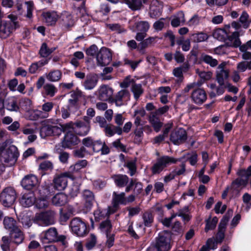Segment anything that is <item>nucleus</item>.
<instances>
[{
  "label": "nucleus",
  "mask_w": 251,
  "mask_h": 251,
  "mask_svg": "<svg viewBox=\"0 0 251 251\" xmlns=\"http://www.w3.org/2000/svg\"><path fill=\"white\" fill-rule=\"evenodd\" d=\"M67 178L74 179V176L67 172L55 175L53 179L54 188L58 191L64 190L67 186Z\"/></svg>",
  "instance_id": "5"
},
{
  "label": "nucleus",
  "mask_w": 251,
  "mask_h": 251,
  "mask_svg": "<svg viewBox=\"0 0 251 251\" xmlns=\"http://www.w3.org/2000/svg\"><path fill=\"white\" fill-rule=\"evenodd\" d=\"M169 234L167 232L160 233L156 238L154 244H153L159 251H169L171 248Z\"/></svg>",
  "instance_id": "7"
},
{
  "label": "nucleus",
  "mask_w": 251,
  "mask_h": 251,
  "mask_svg": "<svg viewBox=\"0 0 251 251\" xmlns=\"http://www.w3.org/2000/svg\"><path fill=\"white\" fill-rule=\"evenodd\" d=\"M53 169V164L50 161H44L39 165V169L43 171H51Z\"/></svg>",
  "instance_id": "54"
},
{
  "label": "nucleus",
  "mask_w": 251,
  "mask_h": 251,
  "mask_svg": "<svg viewBox=\"0 0 251 251\" xmlns=\"http://www.w3.org/2000/svg\"><path fill=\"white\" fill-rule=\"evenodd\" d=\"M143 224L145 226L149 227L153 222V217L150 212H145L142 216Z\"/></svg>",
  "instance_id": "45"
},
{
  "label": "nucleus",
  "mask_w": 251,
  "mask_h": 251,
  "mask_svg": "<svg viewBox=\"0 0 251 251\" xmlns=\"http://www.w3.org/2000/svg\"><path fill=\"white\" fill-rule=\"evenodd\" d=\"M100 228L101 231L105 233V234L111 233L112 226L110 221L108 219H106L102 221L100 224Z\"/></svg>",
  "instance_id": "41"
},
{
  "label": "nucleus",
  "mask_w": 251,
  "mask_h": 251,
  "mask_svg": "<svg viewBox=\"0 0 251 251\" xmlns=\"http://www.w3.org/2000/svg\"><path fill=\"white\" fill-rule=\"evenodd\" d=\"M218 221V219L216 217H214L212 220H211V217H210L205 221L206 226L204 229L205 231L207 232L209 230L214 229L216 226Z\"/></svg>",
  "instance_id": "44"
},
{
  "label": "nucleus",
  "mask_w": 251,
  "mask_h": 251,
  "mask_svg": "<svg viewBox=\"0 0 251 251\" xmlns=\"http://www.w3.org/2000/svg\"><path fill=\"white\" fill-rule=\"evenodd\" d=\"M3 223L5 228L9 230L10 232L19 227L17 226L16 221L11 217H5L4 218Z\"/></svg>",
  "instance_id": "32"
},
{
  "label": "nucleus",
  "mask_w": 251,
  "mask_h": 251,
  "mask_svg": "<svg viewBox=\"0 0 251 251\" xmlns=\"http://www.w3.org/2000/svg\"><path fill=\"white\" fill-rule=\"evenodd\" d=\"M113 90L107 85H103L99 89V97L101 100H112Z\"/></svg>",
  "instance_id": "18"
},
{
  "label": "nucleus",
  "mask_w": 251,
  "mask_h": 251,
  "mask_svg": "<svg viewBox=\"0 0 251 251\" xmlns=\"http://www.w3.org/2000/svg\"><path fill=\"white\" fill-rule=\"evenodd\" d=\"M15 30L11 25L8 22L3 21L0 22V36L2 38H6Z\"/></svg>",
  "instance_id": "20"
},
{
  "label": "nucleus",
  "mask_w": 251,
  "mask_h": 251,
  "mask_svg": "<svg viewBox=\"0 0 251 251\" xmlns=\"http://www.w3.org/2000/svg\"><path fill=\"white\" fill-rule=\"evenodd\" d=\"M187 138L186 131L182 128L173 131L170 134V140L175 145H178L183 144Z\"/></svg>",
  "instance_id": "9"
},
{
  "label": "nucleus",
  "mask_w": 251,
  "mask_h": 251,
  "mask_svg": "<svg viewBox=\"0 0 251 251\" xmlns=\"http://www.w3.org/2000/svg\"><path fill=\"white\" fill-rule=\"evenodd\" d=\"M62 77V73L60 70H54L50 71L46 75L47 79L51 82L59 81Z\"/></svg>",
  "instance_id": "34"
},
{
  "label": "nucleus",
  "mask_w": 251,
  "mask_h": 251,
  "mask_svg": "<svg viewBox=\"0 0 251 251\" xmlns=\"http://www.w3.org/2000/svg\"><path fill=\"white\" fill-rule=\"evenodd\" d=\"M68 201V197L63 193L56 194L52 198V203L56 206H62L65 205Z\"/></svg>",
  "instance_id": "28"
},
{
  "label": "nucleus",
  "mask_w": 251,
  "mask_h": 251,
  "mask_svg": "<svg viewBox=\"0 0 251 251\" xmlns=\"http://www.w3.org/2000/svg\"><path fill=\"white\" fill-rule=\"evenodd\" d=\"M8 18L11 20V22L8 23H10L12 27H13L15 29L20 26L18 22L17 21V17L16 16L13 14H10L8 16Z\"/></svg>",
  "instance_id": "64"
},
{
  "label": "nucleus",
  "mask_w": 251,
  "mask_h": 251,
  "mask_svg": "<svg viewBox=\"0 0 251 251\" xmlns=\"http://www.w3.org/2000/svg\"><path fill=\"white\" fill-rule=\"evenodd\" d=\"M83 97L82 92L79 90L73 91L71 95V98L69 100V104L72 106L77 104L79 100Z\"/></svg>",
  "instance_id": "36"
},
{
  "label": "nucleus",
  "mask_w": 251,
  "mask_h": 251,
  "mask_svg": "<svg viewBox=\"0 0 251 251\" xmlns=\"http://www.w3.org/2000/svg\"><path fill=\"white\" fill-rule=\"evenodd\" d=\"M156 37H150L141 42L139 46L140 48V50H142L151 45L153 42H154Z\"/></svg>",
  "instance_id": "56"
},
{
  "label": "nucleus",
  "mask_w": 251,
  "mask_h": 251,
  "mask_svg": "<svg viewBox=\"0 0 251 251\" xmlns=\"http://www.w3.org/2000/svg\"><path fill=\"white\" fill-rule=\"evenodd\" d=\"M164 37L168 38L171 42V46H174L175 44V35L171 30H168L165 34Z\"/></svg>",
  "instance_id": "63"
},
{
  "label": "nucleus",
  "mask_w": 251,
  "mask_h": 251,
  "mask_svg": "<svg viewBox=\"0 0 251 251\" xmlns=\"http://www.w3.org/2000/svg\"><path fill=\"white\" fill-rule=\"evenodd\" d=\"M82 197L85 201V206L88 208H90L95 201L94 193L89 190L85 189L83 191Z\"/></svg>",
  "instance_id": "29"
},
{
  "label": "nucleus",
  "mask_w": 251,
  "mask_h": 251,
  "mask_svg": "<svg viewBox=\"0 0 251 251\" xmlns=\"http://www.w3.org/2000/svg\"><path fill=\"white\" fill-rule=\"evenodd\" d=\"M94 141L91 137H87L82 140V143L85 147L92 149Z\"/></svg>",
  "instance_id": "62"
},
{
  "label": "nucleus",
  "mask_w": 251,
  "mask_h": 251,
  "mask_svg": "<svg viewBox=\"0 0 251 251\" xmlns=\"http://www.w3.org/2000/svg\"><path fill=\"white\" fill-rule=\"evenodd\" d=\"M226 35H227V33L225 30L221 28L215 30L213 33V37L220 41L224 40Z\"/></svg>",
  "instance_id": "51"
},
{
  "label": "nucleus",
  "mask_w": 251,
  "mask_h": 251,
  "mask_svg": "<svg viewBox=\"0 0 251 251\" xmlns=\"http://www.w3.org/2000/svg\"><path fill=\"white\" fill-rule=\"evenodd\" d=\"M10 238L12 243L16 245H19L22 243L25 239L24 234L19 227L10 232Z\"/></svg>",
  "instance_id": "21"
},
{
  "label": "nucleus",
  "mask_w": 251,
  "mask_h": 251,
  "mask_svg": "<svg viewBox=\"0 0 251 251\" xmlns=\"http://www.w3.org/2000/svg\"><path fill=\"white\" fill-rule=\"evenodd\" d=\"M112 212H115L118 208L119 204H126L125 193L122 192L120 194H117L114 192L112 196Z\"/></svg>",
  "instance_id": "15"
},
{
  "label": "nucleus",
  "mask_w": 251,
  "mask_h": 251,
  "mask_svg": "<svg viewBox=\"0 0 251 251\" xmlns=\"http://www.w3.org/2000/svg\"><path fill=\"white\" fill-rule=\"evenodd\" d=\"M72 231L78 236H83L87 233L86 226L79 218L73 219L70 223Z\"/></svg>",
  "instance_id": "8"
},
{
  "label": "nucleus",
  "mask_w": 251,
  "mask_h": 251,
  "mask_svg": "<svg viewBox=\"0 0 251 251\" xmlns=\"http://www.w3.org/2000/svg\"><path fill=\"white\" fill-rule=\"evenodd\" d=\"M91 128L90 125L83 123L79 121L75 123L74 131L78 135L85 136L89 132Z\"/></svg>",
  "instance_id": "16"
},
{
  "label": "nucleus",
  "mask_w": 251,
  "mask_h": 251,
  "mask_svg": "<svg viewBox=\"0 0 251 251\" xmlns=\"http://www.w3.org/2000/svg\"><path fill=\"white\" fill-rule=\"evenodd\" d=\"M51 126L45 125L40 129V135L42 138H45L48 136H51Z\"/></svg>",
  "instance_id": "55"
},
{
  "label": "nucleus",
  "mask_w": 251,
  "mask_h": 251,
  "mask_svg": "<svg viewBox=\"0 0 251 251\" xmlns=\"http://www.w3.org/2000/svg\"><path fill=\"white\" fill-rule=\"evenodd\" d=\"M125 166L127 167L129 170V174L130 176H133L136 172V167L135 162L134 161L128 162Z\"/></svg>",
  "instance_id": "59"
},
{
  "label": "nucleus",
  "mask_w": 251,
  "mask_h": 251,
  "mask_svg": "<svg viewBox=\"0 0 251 251\" xmlns=\"http://www.w3.org/2000/svg\"><path fill=\"white\" fill-rule=\"evenodd\" d=\"M176 176L184 175L186 172V167L185 163H182L179 167H176L173 171Z\"/></svg>",
  "instance_id": "58"
},
{
  "label": "nucleus",
  "mask_w": 251,
  "mask_h": 251,
  "mask_svg": "<svg viewBox=\"0 0 251 251\" xmlns=\"http://www.w3.org/2000/svg\"><path fill=\"white\" fill-rule=\"evenodd\" d=\"M87 164V160H79L75 164L71 165L69 167V171L67 172L70 173L71 175H73L74 174L78 173L82 169L85 168Z\"/></svg>",
  "instance_id": "26"
},
{
  "label": "nucleus",
  "mask_w": 251,
  "mask_h": 251,
  "mask_svg": "<svg viewBox=\"0 0 251 251\" xmlns=\"http://www.w3.org/2000/svg\"><path fill=\"white\" fill-rule=\"evenodd\" d=\"M98 78L96 75L90 74L86 76L83 86L86 90H90L94 89L97 85Z\"/></svg>",
  "instance_id": "23"
},
{
  "label": "nucleus",
  "mask_w": 251,
  "mask_h": 251,
  "mask_svg": "<svg viewBox=\"0 0 251 251\" xmlns=\"http://www.w3.org/2000/svg\"><path fill=\"white\" fill-rule=\"evenodd\" d=\"M249 18L248 13L246 11H243L239 18L240 22L243 25L244 28H247L250 25L251 20H249Z\"/></svg>",
  "instance_id": "49"
},
{
  "label": "nucleus",
  "mask_w": 251,
  "mask_h": 251,
  "mask_svg": "<svg viewBox=\"0 0 251 251\" xmlns=\"http://www.w3.org/2000/svg\"><path fill=\"white\" fill-rule=\"evenodd\" d=\"M43 88L45 91V93L47 96L52 97L57 91V89L53 84L50 83L46 84Z\"/></svg>",
  "instance_id": "43"
},
{
  "label": "nucleus",
  "mask_w": 251,
  "mask_h": 251,
  "mask_svg": "<svg viewBox=\"0 0 251 251\" xmlns=\"http://www.w3.org/2000/svg\"><path fill=\"white\" fill-rule=\"evenodd\" d=\"M201 59L203 62L209 65L211 67H215L218 64V61L217 59L207 54H202Z\"/></svg>",
  "instance_id": "39"
},
{
  "label": "nucleus",
  "mask_w": 251,
  "mask_h": 251,
  "mask_svg": "<svg viewBox=\"0 0 251 251\" xmlns=\"http://www.w3.org/2000/svg\"><path fill=\"white\" fill-rule=\"evenodd\" d=\"M237 175L243 179H247V182H248L249 177L251 176V166H250L247 170H239L237 172Z\"/></svg>",
  "instance_id": "47"
},
{
  "label": "nucleus",
  "mask_w": 251,
  "mask_h": 251,
  "mask_svg": "<svg viewBox=\"0 0 251 251\" xmlns=\"http://www.w3.org/2000/svg\"><path fill=\"white\" fill-rule=\"evenodd\" d=\"M16 199V192L10 187L5 188L0 194V202L5 207H8L12 205Z\"/></svg>",
  "instance_id": "4"
},
{
  "label": "nucleus",
  "mask_w": 251,
  "mask_h": 251,
  "mask_svg": "<svg viewBox=\"0 0 251 251\" xmlns=\"http://www.w3.org/2000/svg\"><path fill=\"white\" fill-rule=\"evenodd\" d=\"M190 98L194 103L201 105L206 100L207 95L204 89L196 87L193 90Z\"/></svg>",
  "instance_id": "11"
},
{
  "label": "nucleus",
  "mask_w": 251,
  "mask_h": 251,
  "mask_svg": "<svg viewBox=\"0 0 251 251\" xmlns=\"http://www.w3.org/2000/svg\"><path fill=\"white\" fill-rule=\"evenodd\" d=\"M59 19L60 25L65 28L68 29L74 25L75 20L71 14L68 12H63Z\"/></svg>",
  "instance_id": "13"
},
{
  "label": "nucleus",
  "mask_w": 251,
  "mask_h": 251,
  "mask_svg": "<svg viewBox=\"0 0 251 251\" xmlns=\"http://www.w3.org/2000/svg\"><path fill=\"white\" fill-rule=\"evenodd\" d=\"M134 134L135 135L134 142L137 144H140L142 141L144 135L143 127H136Z\"/></svg>",
  "instance_id": "48"
},
{
  "label": "nucleus",
  "mask_w": 251,
  "mask_h": 251,
  "mask_svg": "<svg viewBox=\"0 0 251 251\" xmlns=\"http://www.w3.org/2000/svg\"><path fill=\"white\" fill-rule=\"evenodd\" d=\"M122 2L126 3L133 11L139 10L143 6L141 0H122Z\"/></svg>",
  "instance_id": "33"
},
{
  "label": "nucleus",
  "mask_w": 251,
  "mask_h": 251,
  "mask_svg": "<svg viewBox=\"0 0 251 251\" xmlns=\"http://www.w3.org/2000/svg\"><path fill=\"white\" fill-rule=\"evenodd\" d=\"M57 231L55 227H50L42 233V239L45 243L56 242L57 240Z\"/></svg>",
  "instance_id": "14"
},
{
  "label": "nucleus",
  "mask_w": 251,
  "mask_h": 251,
  "mask_svg": "<svg viewBox=\"0 0 251 251\" xmlns=\"http://www.w3.org/2000/svg\"><path fill=\"white\" fill-rule=\"evenodd\" d=\"M5 108L8 111L17 112L19 109L16 100L10 97L5 100Z\"/></svg>",
  "instance_id": "30"
},
{
  "label": "nucleus",
  "mask_w": 251,
  "mask_h": 251,
  "mask_svg": "<svg viewBox=\"0 0 251 251\" xmlns=\"http://www.w3.org/2000/svg\"><path fill=\"white\" fill-rule=\"evenodd\" d=\"M112 178L116 185L119 187H124L127 186L130 181L128 177L125 175H115Z\"/></svg>",
  "instance_id": "27"
},
{
  "label": "nucleus",
  "mask_w": 251,
  "mask_h": 251,
  "mask_svg": "<svg viewBox=\"0 0 251 251\" xmlns=\"http://www.w3.org/2000/svg\"><path fill=\"white\" fill-rule=\"evenodd\" d=\"M55 49V48H49L46 43H43L40 49L39 54L41 56L43 57H47L53 52Z\"/></svg>",
  "instance_id": "38"
},
{
  "label": "nucleus",
  "mask_w": 251,
  "mask_h": 251,
  "mask_svg": "<svg viewBox=\"0 0 251 251\" xmlns=\"http://www.w3.org/2000/svg\"><path fill=\"white\" fill-rule=\"evenodd\" d=\"M55 212L52 210H48L36 213L33 218L32 221L40 225L50 226L54 223Z\"/></svg>",
  "instance_id": "3"
},
{
  "label": "nucleus",
  "mask_w": 251,
  "mask_h": 251,
  "mask_svg": "<svg viewBox=\"0 0 251 251\" xmlns=\"http://www.w3.org/2000/svg\"><path fill=\"white\" fill-rule=\"evenodd\" d=\"M228 77V71H216V80L220 85H224L225 80Z\"/></svg>",
  "instance_id": "40"
},
{
  "label": "nucleus",
  "mask_w": 251,
  "mask_h": 251,
  "mask_svg": "<svg viewBox=\"0 0 251 251\" xmlns=\"http://www.w3.org/2000/svg\"><path fill=\"white\" fill-rule=\"evenodd\" d=\"M106 26L111 31H115L117 33H121L126 31L124 27L119 24H109Z\"/></svg>",
  "instance_id": "52"
},
{
  "label": "nucleus",
  "mask_w": 251,
  "mask_h": 251,
  "mask_svg": "<svg viewBox=\"0 0 251 251\" xmlns=\"http://www.w3.org/2000/svg\"><path fill=\"white\" fill-rule=\"evenodd\" d=\"M131 91L133 94L134 99L136 100L139 98L144 92L142 85L135 83L132 84Z\"/></svg>",
  "instance_id": "37"
},
{
  "label": "nucleus",
  "mask_w": 251,
  "mask_h": 251,
  "mask_svg": "<svg viewBox=\"0 0 251 251\" xmlns=\"http://www.w3.org/2000/svg\"><path fill=\"white\" fill-rule=\"evenodd\" d=\"M61 128L62 129V132H71L72 129L74 130L75 123L69 122L64 125H60Z\"/></svg>",
  "instance_id": "60"
},
{
  "label": "nucleus",
  "mask_w": 251,
  "mask_h": 251,
  "mask_svg": "<svg viewBox=\"0 0 251 251\" xmlns=\"http://www.w3.org/2000/svg\"><path fill=\"white\" fill-rule=\"evenodd\" d=\"M106 136L111 137L115 134L121 135L123 133L122 128L119 126H116L112 124H108L104 129Z\"/></svg>",
  "instance_id": "25"
},
{
  "label": "nucleus",
  "mask_w": 251,
  "mask_h": 251,
  "mask_svg": "<svg viewBox=\"0 0 251 251\" xmlns=\"http://www.w3.org/2000/svg\"><path fill=\"white\" fill-rule=\"evenodd\" d=\"M12 242L10 237L4 236L1 238L0 247L3 251H10V244Z\"/></svg>",
  "instance_id": "46"
},
{
  "label": "nucleus",
  "mask_w": 251,
  "mask_h": 251,
  "mask_svg": "<svg viewBox=\"0 0 251 251\" xmlns=\"http://www.w3.org/2000/svg\"><path fill=\"white\" fill-rule=\"evenodd\" d=\"M80 142L79 138L72 132L67 133L62 142L64 148H70L77 145Z\"/></svg>",
  "instance_id": "19"
},
{
  "label": "nucleus",
  "mask_w": 251,
  "mask_h": 251,
  "mask_svg": "<svg viewBox=\"0 0 251 251\" xmlns=\"http://www.w3.org/2000/svg\"><path fill=\"white\" fill-rule=\"evenodd\" d=\"M149 121L153 127L154 130L156 132H158L162 126V124L160 122L159 119H152Z\"/></svg>",
  "instance_id": "61"
},
{
  "label": "nucleus",
  "mask_w": 251,
  "mask_h": 251,
  "mask_svg": "<svg viewBox=\"0 0 251 251\" xmlns=\"http://www.w3.org/2000/svg\"><path fill=\"white\" fill-rule=\"evenodd\" d=\"M96 60L98 65L100 66H106L112 60V53L107 48L102 47L97 53Z\"/></svg>",
  "instance_id": "6"
},
{
  "label": "nucleus",
  "mask_w": 251,
  "mask_h": 251,
  "mask_svg": "<svg viewBox=\"0 0 251 251\" xmlns=\"http://www.w3.org/2000/svg\"><path fill=\"white\" fill-rule=\"evenodd\" d=\"M133 187L134 189L133 191L134 194L137 195L142 192L143 190L142 183L138 181L137 179L136 178H131L130 179L129 183L126 187L125 191L126 192H129L133 189Z\"/></svg>",
  "instance_id": "17"
},
{
  "label": "nucleus",
  "mask_w": 251,
  "mask_h": 251,
  "mask_svg": "<svg viewBox=\"0 0 251 251\" xmlns=\"http://www.w3.org/2000/svg\"><path fill=\"white\" fill-rule=\"evenodd\" d=\"M35 202V198L33 193L25 194L20 200V203L25 207H30Z\"/></svg>",
  "instance_id": "24"
},
{
  "label": "nucleus",
  "mask_w": 251,
  "mask_h": 251,
  "mask_svg": "<svg viewBox=\"0 0 251 251\" xmlns=\"http://www.w3.org/2000/svg\"><path fill=\"white\" fill-rule=\"evenodd\" d=\"M182 158L176 159L168 155L162 156L156 159V162L151 168L152 174H159L165 168L171 164H175L177 161H180Z\"/></svg>",
  "instance_id": "1"
},
{
  "label": "nucleus",
  "mask_w": 251,
  "mask_h": 251,
  "mask_svg": "<svg viewBox=\"0 0 251 251\" xmlns=\"http://www.w3.org/2000/svg\"><path fill=\"white\" fill-rule=\"evenodd\" d=\"M45 22L49 25H51L56 23L58 18L57 13L55 11L48 12L43 14Z\"/></svg>",
  "instance_id": "31"
},
{
  "label": "nucleus",
  "mask_w": 251,
  "mask_h": 251,
  "mask_svg": "<svg viewBox=\"0 0 251 251\" xmlns=\"http://www.w3.org/2000/svg\"><path fill=\"white\" fill-rule=\"evenodd\" d=\"M208 38V36L207 34L203 32H199L195 33L192 35L191 40L195 43H199L205 41Z\"/></svg>",
  "instance_id": "42"
},
{
  "label": "nucleus",
  "mask_w": 251,
  "mask_h": 251,
  "mask_svg": "<svg viewBox=\"0 0 251 251\" xmlns=\"http://www.w3.org/2000/svg\"><path fill=\"white\" fill-rule=\"evenodd\" d=\"M137 30L142 32H146L150 28V25L147 21H140L135 24Z\"/></svg>",
  "instance_id": "53"
},
{
  "label": "nucleus",
  "mask_w": 251,
  "mask_h": 251,
  "mask_svg": "<svg viewBox=\"0 0 251 251\" xmlns=\"http://www.w3.org/2000/svg\"><path fill=\"white\" fill-rule=\"evenodd\" d=\"M18 155L17 148L15 146H11L5 150L0 151V159L6 166H12L17 161Z\"/></svg>",
  "instance_id": "2"
},
{
  "label": "nucleus",
  "mask_w": 251,
  "mask_h": 251,
  "mask_svg": "<svg viewBox=\"0 0 251 251\" xmlns=\"http://www.w3.org/2000/svg\"><path fill=\"white\" fill-rule=\"evenodd\" d=\"M226 44L228 47L240 48L241 46V42L239 39V33L235 31L231 35L228 36Z\"/></svg>",
  "instance_id": "22"
},
{
  "label": "nucleus",
  "mask_w": 251,
  "mask_h": 251,
  "mask_svg": "<svg viewBox=\"0 0 251 251\" xmlns=\"http://www.w3.org/2000/svg\"><path fill=\"white\" fill-rule=\"evenodd\" d=\"M185 22V15L182 11H180L177 14V16L174 17L171 21V24L173 27H177L182 23Z\"/></svg>",
  "instance_id": "35"
},
{
  "label": "nucleus",
  "mask_w": 251,
  "mask_h": 251,
  "mask_svg": "<svg viewBox=\"0 0 251 251\" xmlns=\"http://www.w3.org/2000/svg\"><path fill=\"white\" fill-rule=\"evenodd\" d=\"M38 183L37 177L33 175L25 176L21 181V185L26 190H31L36 187Z\"/></svg>",
  "instance_id": "12"
},
{
  "label": "nucleus",
  "mask_w": 251,
  "mask_h": 251,
  "mask_svg": "<svg viewBox=\"0 0 251 251\" xmlns=\"http://www.w3.org/2000/svg\"><path fill=\"white\" fill-rule=\"evenodd\" d=\"M130 97L129 91L127 89H123L119 91L112 98L111 102H114L117 106H121L129 100Z\"/></svg>",
  "instance_id": "10"
},
{
  "label": "nucleus",
  "mask_w": 251,
  "mask_h": 251,
  "mask_svg": "<svg viewBox=\"0 0 251 251\" xmlns=\"http://www.w3.org/2000/svg\"><path fill=\"white\" fill-rule=\"evenodd\" d=\"M247 183V179H243L240 177L237 178L232 182L231 188L234 190H237L241 186H245Z\"/></svg>",
  "instance_id": "50"
},
{
  "label": "nucleus",
  "mask_w": 251,
  "mask_h": 251,
  "mask_svg": "<svg viewBox=\"0 0 251 251\" xmlns=\"http://www.w3.org/2000/svg\"><path fill=\"white\" fill-rule=\"evenodd\" d=\"M161 11L159 8L151 5L150 7V15L152 18H155L161 15Z\"/></svg>",
  "instance_id": "57"
}]
</instances>
